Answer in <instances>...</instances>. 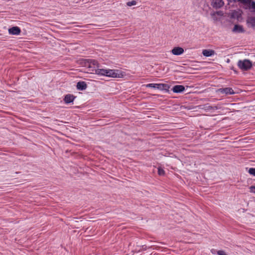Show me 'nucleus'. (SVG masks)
I'll return each mask as SVG.
<instances>
[{
  "label": "nucleus",
  "mask_w": 255,
  "mask_h": 255,
  "mask_svg": "<svg viewBox=\"0 0 255 255\" xmlns=\"http://www.w3.org/2000/svg\"><path fill=\"white\" fill-rule=\"evenodd\" d=\"M96 74L113 78H121L125 76V72L117 69H101L96 70Z\"/></svg>",
  "instance_id": "nucleus-1"
},
{
  "label": "nucleus",
  "mask_w": 255,
  "mask_h": 255,
  "mask_svg": "<svg viewBox=\"0 0 255 255\" xmlns=\"http://www.w3.org/2000/svg\"><path fill=\"white\" fill-rule=\"evenodd\" d=\"M85 66L89 68L88 72L91 73L96 74V70H100V69H98V64L97 62L95 60H88L85 62Z\"/></svg>",
  "instance_id": "nucleus-2"
},
{
  "label": "nucleus",
  "mask_w": 255,
  "mask_h": 255,
  "mask_svg": "<svg viewBox=\"0 0 255 255\" xmlns=\"http://www.w3.org/2000/svg\"><path fill=\"white\" fill-rule=\"evenodd\" d=\"M239 68L243 70H248L250 69L252 66L251 62L247 59L244 60H239L238 63Z\"/></svg>",
  "instance_id": "nucleus-3"
},
{
  "label": "nucleus",
  "mask_w": 255,
  "mask_h": 255,
  "mask_svg": "<svg viewBox=\"0 0 255 255\" xmlns=\"http://www.w3.org/2000/svg\"><path fill=\"white\" fill-rule=\"evenodd\" d=\"M212 18L215 21H220L222 20L223 13L222 11H217L211 14Z\"/></svg>",
  "instance_id": "nucleus-4"
},
{
  "label": "nucleus",
  "mask_w": 255,
  "mask_h": 255,
  "mask_svg": "<svg viewBox=\"0 0 255 255\" xmlns=\"http://www.w3.org/2000/svg\"><path fill=\"white\" fill-rule=\"evenodd\" d=\"M146 87L148 88H153L156 89H159L160 90L165 89L166 87V85L163 84H155V83H151L145 85Z\"/></svg>",
  "instance_id": "nucleus-5"
},
{
  "label": "nucleus",
  "mask_w": 255,
  "mask_h": 255,
  "mask_svg": "<svg viewBox=\"0 0 255 255\" xmlns=\"http://www.w3.org/2000/svg\"><path fill=\"white\" fill-rule=\"evenodd\" d=\"M184 49L181 47H175L172 50L171 53L174 55H180L184 52Z\"/></svg>",
  "instance_id": "nucleus-6"
},
{
  "label": "nucleus",
  "mask_w": 255,
  "mask_h": 255,
  "mask_svg": "<svg viewBox=\"0 0 255 255\" xmlns=\"http://www.w3.org/2000/svg\"><path fill=\"white\" fill-rule=\"evenodd\" d=\"M212 5L215 8H220L223 5V1L222 0H213Z\"/></svg>",
  "instance_id": "nucleus-7"
},
{
  "label": "nucleus",
  "mask_w": 255,
  "mask_h": 255,
  "mask_svg": "<svg viewBox=\"0 0 255 255\" xmlns=\"http://www.w3.org/2000/svg\"><path fill=\"white\" fill-rule=\"evenodd\" d=\"M8 31L10 34L18 35L20 32V29L19 27L15 26L9 29Z\"/></svg>",
  "instance_id": "nucleus-8"
},
{
  "label": "nucleus",
  "mask_w": 255,
  "mask_h": 255,
  "mask_svg": "<svg viewBox=\"0 0 255 255\" xmlns=\"http://www.w3.org/2000/svg\"><path fill=\"white\" fill-rule=\"evenodd\" d=\"M185 88L182 85H176L173 87L172 90L175 93H181L184 91Z\"/></svg>",
  "instance_id": "nucleus-9"
},
{
  "label": "nucleus",
  "mask_w": 255,
  "mask_h": 255,
  "mask_svg": "<svg viewBox=\"0 0 255 255\" xmlns=\"http://www.w3.org/2000/svg\"><path fill=\"white\" fill-rule=\"evenodd\" d=\"M233 31L236 33H243L244 32L243 26L237 24L234 26Z\"/></svg>",
  "instance_id": "nucleus-10"
},
{
  "label": "nucleus",
  "mask_w": 255,
  "mask_h": 255,
  "mask_svg": "<svg viewBox=\"0 0 255 255\" xmlns=\"http://www.w3.org/2000/svg\"><path fill=\"white\" fill-rule=\"evenodd\" d=\"M77 88L79 90H83L86 89L87 85L84 82H79L77 84Z\"/></svg>",
  "instance_id": "nucleus-11"
},
{
  "label": "nucleus",
  "mask_w": 255,
  "mask_h": 255,
  "mask_svg": "<svg viewBox=\"0 0 255 255\" xmlns=\"http://www.w3.org/2000/svg\"><path fill=\"white\" fill-rule=\"evenodd\" d=\"M202 54L206 57L211 56L214 54V51L212 50L204 49L202 51Z\"/></svg>",
  "instance_id": "nucleus-12"
},
{
  "label": "nucleus",
  "mask_w": 255,
  "mask_h": 255,
  "mask_svg": "<svg viewBox=\"0 0 255 255\" xmlns=\"http://www.w3.org/2000/svg\"><path fill=\"white\" fill-rule=\"evenodd\" d=\"M74 97L73 95H67L64 98V101L66 103H70L73 101Z\"/></svg>",
  "instance_id": "nucleus-13"
},
{
  "label": "nucleus",
  "mask_w": 255,
  "mask_h": 255,
  "mask_svg": "<svg viewBox=\"0 0 255 255\" xmlns=\"http://www.w3.org/2000/svg\"><path fill=\"white\" fill-rule=\"evenodd\" d=\"M248 23L252 27H255V17H250L247 20Z\"/></svg>",
  "instance_id": "nucleus-14"
},
{
  "label": "nucleus",
  "mask_w": 255,
  "mask_h": 255,
  "mask_svg": "<svg viewBox=\"0 0 255 255\" xmlns=\"http://www.w3.org/2000/svg\"><path fill=\"white\" fill-rule=\"evenodd\" d=\"M235 93L234 90L231 88H224V94L226 95H232Z\"/></svg>",
  "instance_id": "nucleus-15"
},
{
  "label": "nucleus",
  "mask_w": 255,
  "mask_h": 255,
  "mask_svg": "<svg viewBox=\"0 0 255 255\" xmlns=\"http://www.w3.org/2000/svg\"><path fill=\"white\" fill-rule=\"evenodd\" d=\"M238 1L245 4L250 5L252 7V3L253 2L252 0H238Z\"/></svg>",
  "instance_id": "nucleus-16"
},
{
  "label": "nucleus",
  "mask_w": 255,
  "mask_h": 255,
  "mask_svg": "<svg viewBox=\"0 0 255 255\" xmlns=\"http://www.w3.org/2000/svg\"><path fill=\"white\" fill-rule=\"evenodd\" d=\"M137 3V0H133L130 1H128L126 3L128 6H131L136 5Z\"/></svg>",
  "instance_id": "nucleus-17"
},
{
  "label": "nucleus",
  "mask_w": 255,
  "mask_h": 255,
  "mask_svg": "<svg viewBox=\"0 0 255 255\" xmlns=\"http://www.w3.org/2000/svg\"><path fill=\"white\" fill-rule=\"evenodd\" d=\"M158 173L159 175H163L164 174V171L162 168L159 167L158 168Z\"/></svg>",
  "instance_id": "nucleus-18"
},
{
  "label": "nucleus",
  "mask_w": 255,
  "mask_h": 255,
  "mask_svg": "<svg viewBox=\"0 0 255 255\" xmlns=\"http://www.w3.org/2000/svg\"><path fill=\"white\" fill-rule=\"evenodd\" d=\"M249 173L250 174L253 175L255 176V168H251L249 170Z\"/></svg>",
  "instance_id": "nucleus-19"
},
{
  "label": "nucleus",
  "mask_w": 255,
  "mask_h": 255,
  "mask_svg": "<svg viewBox=\"0 0 255 255\" xmlns=\"http://www.w3.org/2000/svg\"><path fill=\"white\" fill-rule=\"evenodd\" d=\"M250 192L255 194V186H252L250 187Z\"/></svg>",
  "instance_id": "nucleus-20"
},
{
  "label": "nucleus",
  "mask_w": 255,
  "mask_h": 255,
  "mask_svg": "<svg viewBox=\"0 0 255 255\" xmlns=\"http://www.w3.org/2000/svg\"><path fill=\"white\" fill-rule=\"evenodd\" d=\"M252 8L255 9V2H253L252 3Z\"/></svg>",
  "instance_id": "nucleus-21"
},
{
  "label": "nucleus",
  "mask_w": 255,
  "mask_h": 255,
  "mask_svg": "<svg viewBox=\"0 0 255 255\" xmlns=\"http://www.w3.org/2000/svg\"><path fill=\"white\" fill-rule=\"evenodd\" d=\"M219 255H223V253L222 251H219L218 252Z\"/></svg>",
  "instance_id": "nucleus-22"
},
{
  "label": "nucleus",
  "mask_w": 255,
  "mask_h": 255,
  "mask_svg": "<svg viewBox=\"0 0 255 255\" xmlns=\"http://www.w3.org/2000/svg\"><path fill=\"white\" fill-rule=\"evenodd\" d=\"M229 62V59H228V60H227V62Z\"/></svg>",
  "instance_id": "nucleus-23"
},
{
  "label": "nucleus",
  "mask_w": 255,
  "mask_h": 255,
  "mask_svg": "<svg viewBox=\"0 0 255 255\" xmlns=\"http://www.w3.org/2000/svg\"><path fill=\"white\" fill-rule=\"evenodd\" d=\"M224 255H225V254H224Z\"/></svg>",
  "instance_id": "nucleus-24"
}]
</instances>
